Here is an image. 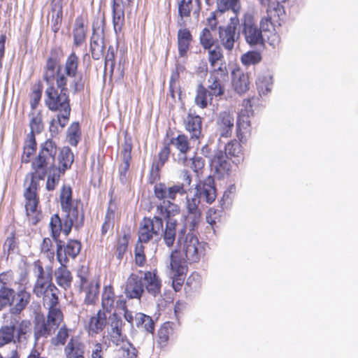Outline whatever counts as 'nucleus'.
<instances>
[{
  "mask_svg": "<svg viewBox=\"0 0 358 358\" xmlns=\"http://www.w3.org/2000/svg\"><path fill=\"white\" fill-rule=\"evenodd\" d=\"M57 153L56 143L51 139H48L41 145L38 156L32 161L31 167L34 172L27 176L26 182L30 179L28 187L24 192L25 198V210L29 222L36 224L41 219V213L37 210L38 199L36 190L38 180H43L48 173L46 188L51 191L55 189L59 180L62 171L55 166V157Z\"/></svg>",
  "mask_w": 358,
  "mask_h": 358,
  "instance_id": "obj_1",
  "label": "nucleus"
},
{
  "mask_svg": "<svg viewBox=\"0 0 358 358\" xmlns=\"http://www.w3.org/2000/svg\"><path fill=\"white\" fill-rule=\"evenodd\" d=\"M61 55V50H51L44 66L43 78L48 85L45 92V103L49 110L57 113L58 122L64 126L69 120L71 108L67 88L68 78L58 65Z\"/></svg>",
  "mask_w": 358,
  "mask_h": 358,
  "instance_id": "obj_2",
  "label": "nucleus"
},
{
  "mask_svg": "<svg viewBox=\"0 0 358 358\" xmlns=\"http://www.w3.org/2000/svg\"><path fill=\"white\" fill-rule=\"evenodd\" d=\"M194 231L189 230V228L181 227L178 230L177 243L178 250L177 252L178 259L186 265L187 262H196L200 259L199 252V242L194 234Z\"/></svg>",
  "mask_w": 358,
  "mask_h": 358,
  "instance_id": "obj_3",
  "label": "nucleus"
},
{
  "mask_svg": "<svg viewBox=\"0 0 358 358\" xmlns=\"http://www.w3.org/2000/svg\"><path fill=\"white\" fill-rule=\"evenodd\" d=\"M38 275L33 289L34 293L43 299V305L45 308L58 306V289L52 283L50 277L44 275L42 266H38Z\"/></svg>",
  "mask_w": 358,
  "mask_h": 358,
  "instance_id": "obj_4",
  "label": "nucleus"
},
{
  "mask_svg": "<svg viewBox=\"0 0 358 358\" xmlns=\"http://www.w3.org/2000/svg\"><path fill=\"white\" fill-rule=\"evenodd\" d=\"M163 219L159 216L144 217L140 223L138 231L139 241L148 243L151 240H159L163 231Z\"/></svg>",
  "mask_w": 358,
  "mask_h": 358,
  "instance_id": "obj_5",
  "label": "nucleus"
},
{
  "mask_svg": "<svg viewBox=\"0 0 358 358\" xmlns=\"http://www.w3.org/2000/svg\"><path fill=\"white\" fill-rule=\"evenodd\" d=\"M229 80V74L225 64H220L217 69L210 73L207 89L215 96L224 94L225 85Z\"/></svg>",
  "mask_w": 358,
  "mask_h": 358,
  "instance_id": "obj_6",
  "label": "nucleus"
},
{
  "mask_svg": "<svg viewBox=\"0 0 358 358\" xmlns=\"http://www.w3.org/2000/svg\"><path fill=\"white\" fill-rule=\"evenodd\" d=\"M84 222V214H81V219H71L66 215L64 222H62L57 214L54 215L50 222L52 237L57 241L62 231L66 236L69 235L71 228L74 226L76 229L83 226Z\"/></svg>",
  "mask_w": 358,
  "mask_h": 358,
  "instance_id": "obj_7",
  "label": "nucleus"
},
{
  "mask_svg": "<svg viewBox=\"0 0 358 358\" xmlns=\"http://www.w3.org/2000/svg\"><path fill=\"white\" fill-rule=\"evenodd\" d=\"M78 57L75 52H71L64 63V71H62V66L60 65L62 72L65 75V76L66 78L70 77L73 78L70 86L72 87L73 93H76L84 88L82 76H78ZM58 65L59 66V62L58 63Z\"/></svg>",
  "mask_w": 358,
  "mask_h": 358,
  "instance_id": "obj_8",
  "label": "nucleus"
},
{
  "mask_svg": "<svg viewBox=\"0 0 358 358\" xmlns=\"http://www.w3.org/2000/svg\"><path fill=\"white\" fill-rule=\"evenodd\" d=\"M186 271L187 266L178 259L177 252H172L170 255L169 275L172 280V287L176 292L181 289Z\"/></svg>",
  "mask_w": 358,
  "mask_h": 358,
  "instance_id": "obj_9",
  "label": "nucleus"
},
{
  "mask_svg": "<svg viewBox=\"0 0 358 358\" xmlns=\"http://www.w3.org/2000/svg\"><path fill=\"white\" fill-rule=\"evenodd\" d=\"M239 24L238 16H230V22L226 27H219V38L221 45L227 50L234 49L235 42L239 38L236 27Z\"/></svg>",
  "mask_w": 358,
  "mask_h": 358,
  "instance_id": "obj_10",
  "label": "nucleus"
},
{
  "mask_svg": "<svg viewBox=\"0 0 358 358\" xmlns=\"http://www.w3.org/2000/svg\"><path fill=\"white\" fill-rule=\"evenodd\" d=\"M200 203L199 198L195 195L192 198L187 196V214L182 227L189 228L190 231H195L197 229L201 219V213L199 209Z\"/></svg>",
  "mask_w": 358,
  "mask_h": 358,
  "instance_id": "obj_11",
  "label": "nucleus"
},
{
  "mask_svg": "<svg viewBox=\"0 0 358 358\" xmlns=\"http://www.w3.org/2000/svg\"><path fill=\"white\" fill-rule=\"evenodd\" d=\"M60 203L62 209L69 217L71 219H81V214L78 210L79 202L72 199V190L70 187L64 186L60 192Z\"/></svg>",
  "mask_w": 358,
  "mask_h": 358,
  "instance_id": "obj_12",
  "label": "nucleus"
},
{
  "mask_svg": "<svg viewBox=\"0 0 358 358\" xmlns=\"http://www.w3.org/2000/svg\"><path fill=\"white\" fill-rule=\"evenodd\" d=\"M242 26L243 34L248 44L255 45L262 43L263 38L262 31L257 27L251 15L247 14L244 15Z\"/></svg>",
  "mask_w": 358,
  "mask_h": 358,
  "instance_id": "obj_13",
  "label": "nucleus"
},
{
  "mask_svg": "<svg viewBox=\"0 0 358 358\" xmlns=\"http://www.w3.org/2000/svg\"><path fill=\"white\" fill-rule=\"evenodd\" d=\"M195 196L200 201L203 199L208 203H212L216 198V189L213 177L209 176L201 180L195 187Z\"/></svg>",
  "mask_w": 358,
  "mask_h": 358,
  "instance_id": "obj_14",
  "label": "nucleus"
},
{
  "mask_svg": "<svg viewBox=\"0 0 358 358\" xmlns=\"http://www.w3.org/2000/svg\"><path fill=\"white\" fill-rule=\"evenodd\" d=\"M62 245H57V257L58 261L61 264V266H59L55 271L54 275L55 278V281L57 283V285L59 287L66 289L67 288L70 287L73 280V277L71 275V272L66 268V267L64 264V263L63 262L62 260Z\"/></svg>",
  "mask_w": 358,
  "mask_h": 358,
  "instance_id": "obj_15",
  "label": "nucleus"
},
{
  "mask_svg": "<svg viewBox=\"0 0 358 358\" xmlns=\"http://www.w3.org/2000/svg\"><path fill=\"white\" fill-rule=\"evenodd\" d=\"M86 345L79 336H72L64 349L66 358H85Z\"/></svg>",
  "mask_w": 358,
  "mask_h": 358,
  "instance_id": "obj_16",
  "label": "nucleus"
},
{
  "mask_svg": "<svg viewBox=\"0 0 358 358\" xmlns=\"http://www.w3.org/2000/svg\"><path fill=\"white\" fill-rule=\"evenodd\" d=\"M144 292L142 277L131 273L127 278L124 294L129 299H140Z\"/></svg>",
  "mask_w": 358,
  "mask_h": 358,
  "instance_id": "obj_17",
  "label": "nucleus"
},
{
  "mask_svg": "<svg viewBox=\"0 0 358 358\" xmlns=\"http://www.w3.org/2000/svg\"><path fill=\"white\" fill-rule=\"evenodd\" d=\"M18 324V320L16 317L11 316L9 321L0 328V347H2L11 342L15 343L16 328Z\"/></svg>",
  "mask_w": 358,
  "mask_h": 358,
  "instance_id": "obj_18",
  "label": "nucleus"
},
{
  "mask_svg": "<svg viewBox=\"0 0 358 358\" xmlns=\"http://www.w3.org/2000/svg\"><path fill=\"white\" fill-rule=\"evenodd\" d=\"M78 276L80 280V289L85 292V302L87 304L94 303L96 301L99 292L98 282L95 281L88 282L87 278L80 272H78Z\"/></svg>",
  "mask_w": 358,
  "mask_h": 358,
  "instance_id": "obj_19",
  "label": "nucleus"
},
{
  "mask_svg": "<svg viewBox=\"0 0 358 358\" xmlns=\"http://www.w3.org/2000/svg\"><path fill=\"white\" fill-rule=\"evenodd\" d=\"M108 336L110 341L115 345H119L122 341L123 336L122 333V320L115 313L110 315L108 317Z\"/></svg>",
  "mask_w": 358,
  "mask_h": 358,
  "instance_id": "obj_20",
  "label": "nucleus"
},
{
  "mask_svg": "<svg viewBox=\"0 0 358 358\" xmlns=\"http://www.w3.org/2000/svg\"><path fill=\"white\" fill-rule=\"evenodd\" d=\"M183 122L185 129L191 135V138L198 139L201 134L202 122L201 117L189 110Z\"/></svg>",
  "mask_w": 358,
  "mask_h": 358,
  "instance_id": "obj_21",
  "label": "nucleus"
},
{
  "mask_svg": "<svg viewBox=\"0 0 358 358\" xmlns=\"http://www.w3.org/2000/svg\"><path fill=\"white\" fill-rule=\"evenodd\" d=\"M182 227L178 225V220L176 218H169L165 222V228L163 229L162 236H163L165 245L170 248L172 247L176 241V235H178V230Z\"/></svg>",
  "mask_w": 358,
  "mask_h": 358,
  "instance_id": "obj_22",
  "label": "nucleus"
},
{
  "mask_svg": "<svg viewBox=\"0 0 358 358\" xmlns=\"http://www.w3.org/2000/svg\"><path fill=\"white\" fill-rule=\"evenodd\" d=\"M105 45L103 38V29L99 33L93 29V34L90 41V50L94 59L98 60L103 57Z\"/></svg>",
  "mask_w": 358,
  "mask_h": 358,
  "instance_id": "obj_23",
  "label": "nucleus"
},
{
  "mask_svg": "<svg viewBox=\"0 0 358 358\" xmlns=\"http://www.w3.org/2000/svg\"><path fill=\"white\" fill-rule=\"evenodd\" d=\"M142 280H143V287H145L150 294L153 296H157L160 294L162 282L156 273L152 271L145 272L143 277H142Z\"/></svg>",
  "mask_w": 358,
  "mask_h": 358,
  "instance_id": "obj_24",
  "label": "nucleus"
},
{
  "mask_svg": "<svg viewBox=\"0 0 358 358\" xmlns=\"http://www.w3.org/2000/svg\"><path fill=\"white\" fill-rule=\"evenodd\" d=\"M31 295L29 292L22 289L13 293L10 303V313L12 314H20L29 303Z\"/></svg>",
  "mask_w": 358,
  "mask_h": 358,
  "instance_id": "obj_25",
  "label": "nucleus"
},
{
  "mask_svg": "<svg viewBox=\"0 0 358 358\" xmlns=\"http://www.w3.org/2000/svg\"><path fill=\"white\" fill-rule=\"evenodd\" d=\"M113 24L116 34L122 31L124 24V10L122 0H113Z\"/></svg>",
  "mask_w": 358,
  "mask_h": 358,
  "instance_id": "obj_26",
  "label": "nucleus"
},
{
  "mask_svg": "<svg viewBox=\"0 0 358 358\" xmlns=\"http://www.w3.org/2000/svg\"><path fill=\"white\" fill-rule=\"evenodd\" d=\"M232 86L238 94L245 93L249 89L250 80L247 73L240 69H234L231 72Z\"/></svg>",
  "mask_w": 358,
  "mask_h": 358,
  "instance_id": "obj_27",
  "label": "nucleus"
},
{
  "mask_svg": "<svg viewBox=\"0 0 358 358\" xmlns=\"http://www.w3.org/2000/svg\"><path fill=\"white\" fill-rule=\"evenodd\" d=\"M171 144L176 148L180 152L178 154V162L183 165H187V152L190 150L187 137L184 134H180L176 138L171 140Z\"/></svg>",
  "mask_w": 358,
  "mask_h": 358,
  "instance_id": "obj_28",
  "label": "nucleus"
},
{
  "mask_svg": "<svg viewBox=\"0 0 358 358\" xmlns=\"http://www.w3.org/2000/svg\"><path fill=\"white\" fill-rule=\"evenodd\" d=\"M227 156L222 150H217L211 160V166L215 172L223 176L228 174L230 171L231 165L227 160Z\"/></svg>",
  "mask_w": 358,
  "mask_h": 358,
  "instance_id": "obj_29",
  "label": "nucleus"
},
{
  "mask_svg": "<svg viewBox=\"0 0 358 358\" xmlns=\"http://www.w3.org/2000/svg\"><path fill=\"white\" fill-rule=\"evenodd\" d=\"M252 112L247 108L241 110L237 120V134L242 141L244 137H246L250 134V115Z\"/></svg>",
  "mask_w": 358,
  "mask_h": 358,
  "instance_id": "obj_30",
  "label": "nucleus"
},
{
  "mask_svg": "<svg viewBox=\"0 0 358 358\" xmlns=\"http://www.w3.org/2000/svg\"><path fill=\"white\" fill-rule=\"evenodd\" d=\"M234 126V117L229 113L223 112L219 115L217 127L220 134L222 137L231 136Z\"/></svg>",
  "mask_w": 358,
  "mask_h": 358,
  "instance_id": "obj_31",
  "label": "nucleus"
},
{
  "mask_svg": "<svg viewBox=\"0 0 358 358\" xmlns=\"http://www.w3.org/2000/svg\"><path fill=\"white\" fill-rule=\"evenodd\" d=\"M107 324V316L106 313L99 310L96 314L92 315L88 323V329L90 334H98L101 333Z\"/></svg>",
  "mask_w": 358,
  "mask_h": 358,
  "instance_id": "obj_32",
  "label": "nucleus"
},
{
  "mask_svg": "<svg viewBox=\"0 0 358 358\" xmlns=\"http://www.w3.org/2000/svg\"><path fill=\"white\" fill-rule=\"evenodd\" d=\"M217 13H227V16H238L241 10L239 0H217Z\"/></svg>",
  "mask_w": 358,
  "mask_h": 358,
  "instance_id": "obj_33",
  "label": "nucleus"
},
{
  "mask_svg": "<svg viewBox=\"0 0 358 358\" xmlns=\"http://www.w3.org/2000/svg\"><path fill=\"white\" fill-rule=\"evenodd\" d=\"M179 213V208L173 202L163 201L156 207V214L155 216H159L162 219L164 217L166 221L169 218H174L176 214Z\"/></svg>",
  "mask_w": 358,
  "mask_h": 358,
  "instance_id": "obj_34",
  "label": "nucleus"
},
{
  "mask_svg": "<svg viewBox=\"0 0 358 358\" xmlns=\"http://www.w3.org/2000/svg\"><path fill=\"white\" fill-rule=\"evenodd\" d=\"M183 178V183L171 185L170 201L176 200L178 195L183 196L186 194L185 187L189 186L192 182L191 176L187 171H182L181 173Z\"/></svg>",
  "mask_w": 358,
  "mask_h": 358,
  "instance_id": "obj_35",
  "label": "nucleus"
},
{
  "mask_svg": "<svg viewBox=\"0 0 358 358\" xmlns=\"http://www.w3.org/2000/svg\"><path fill=\"white\" fill-rule=\"evenodd\" d=\"M192 34L187 29H180L178 31V48L180 57L186 55L192 41Z\"/></svg>",
  "mask_w": 358,
  "mask_h": 358,
  "instance_id": "obj_36",
  "label": "nucleus"
},
{
  "mask_svg": "<svg viewBox=\"0 0 358 358\" xmlns=\"http://www.w3.org/2000/svg\"><path fill=\"white\" fill-rule=\"evenodd\" d=\"M56 330L48 320L43 318H36L34 325V336L36 340L41 337H48Z\"/></svg>",
  "mask_w": 358,
  "mask_h": 358,
  "instance_id": "obj_37",
  "label": "nucleus"
},
{
  "mask_svg": "<svg viewBox=\"0 0 358 358\" xmlns=\"http://www.w3.org/2000/svg\"><path fill=\"white\" fill-rule=\"evenodd\" d=\"M74 159L73 154L71 150L69 147H63L59 152L58 160L59 166L57 169H60L62 171V174L71 168Z\"/></svg>",
  "mask_w": 358,
  "mask_h": 358,
  "instance_id": "obj_38",
  "label": "nucleus"
},
{
  "mask_svg": "<svg viewBox=\"0 0 358 358\" xmlns=\"http://www.w3.org/2000/svg\"><path fill=\"white\" fill-rule=\"evenodd\" d=\"M213 96V95L210 94L208 89L200 84L197 87L194 102L201 108H205L208 106V103L212 101Z\"/></svg>",
  "mask_w": 358,
  "mask_h": 358,
  "instance_id": "obj_39",
  "label": "nucleus"
},
{
  "mask_svg": "<svg viewBox=\"0 0 358 358\" xmlns=\"http://www.w3.org/2000/svg\"><path fill=\"white\" fill-rule=\"evenodd\" d=\"M6 275L7 274L3 273L0 275V310L10 305L14 293L13 289L5 287V282L3 280Z\"/></svg>",
  "mask_w": 358,
  "mask_h": 358,
  "instance_id": "obj_40",
  "label": "nucleus"
},
{
  "mask_svg": "<svg viewBox=\"0 0 358 358\" xmlns=\"http://www.w3.org/2000/svg\"><path fill=\"white\" fill-rule=\"evenodd\" d=\"M73 43L76 46H80L85 41L86 29L82 17H77L75 20L73 29Z\"/></svg>",
  "mask_w": 358,
  "mask_h": 358,
  "instance_id": "obj_41",
  "label": "nucleus"
},
{
  "mask_svg": "<svg viewBox=\"0 0 358 358\" xmlns=\"http://www.w3.org/2000/svg\"><path fill=\"white\" fill-rule=\"evenodd\" d=\"M48 19L50 23L51 30L57 34L61 28L63 19V9L50 8Z\"/></svg>",
  "mask_w": 358,
  "mask_h": 358,
  "instance_id": "obj_42",
  "label": "nucleus"
},
{
  "mask_svg": "<svg viewBox=\"0 0 358 358\" xmlns=\"http://www.w3.org/2000/svg\"><path fill=\"white\" fill-rule=\"evenodd\" d=\"M135 323L138 328H141L149 333H152L155 329L154 321L151 317L142 313H135Z\"/></svg>",
  "mask_w": 358,
  "mask_h": 358,
  "instance_id": "obj_43",
  "label": "nucleus"
},
{
  "mask_svg": "<svg viewBox=\"0 0 358 358\" xmlns=\"http://www.w3.org/2000/svg\"><path fill=\"white\" fill-rule=\"evenodd\" d=\"M47 309L48 310L47 320L57 329L63 320V313L58 306L49 307Z\"/></svg>",
  "mask_w": 358,
  "mask_h": 358,
  "instance_id": "obj_44",
  "label": "nucleus"
},
{
  "mask_svg": "<svg viewBox=\"0 0 358 358\" xmlns=\"http://www.w3.org/2000/svg\"><path fill=\"white\" fill-rule=\"evenodd\" d=\"M115 294L111 286H106L102 293L101 305L103 308L110 312L114 306Z\"/></svg>",
  "mask_w": 358,
  "mask_h": 358,
  "instance_id": "obj_45",
  "label": "nucleus"
},
{
  "mask_svg": "<svg viewBox=\"0 0 358 358\" xmlns=\"http://www.w3.org/2000/svg\"><path fill=\"white\" fill-rule=\"evenodd\" d=\"M80 250L81 244L80 242L75 240L69 241L64 250L65 256L62 257L63 262L66 263L67 262V257L74 259L79 254Z\"/></svg>",
  "mask_w": 358,
  "mask_h": 358,
  "instance_id": "obj_46",
  "label": "nucleus"
},
{
  "mask_svg": "<svg viewBox=\"0 0 358 358\" xmlns=\"http://www.w3.org/2000/svg\"><path fill=\"white\" fill-rule=\"evenodd\" d=\"M171 185H167L165 183H158L154 187L155 196L159 200L165 202L170 201Z\"/></svg>",
  "mask_w": 358,
  "mask_h": 358,
  "instance_id": "obj_47",
  "label": "nucleus"
},
{
  "mask_svg": "<svg viewBox=\"0 0 358 358\" xmlns=\"http://www.w3.org/2000/svg\"><path fill=\"white\" fill-rule=\"evenodd\" d=\"M122 345L119 349V353L121 358H136L138 351L132 343L129 341H121Z\"/></svg>",
  "mask_w": 358,
  "mask_h": 358,
  "instance_id": "obj_48",
  "label": "nucleus"
},
{
  "mask_svg": "<svg viewBox=\"0 0 358 358\" xmlns=\"http://www.w3.org/2000/svg\"><path fill=\"white\" fill-rule=\"evenodd\" d=\"M80 130L78 122L72 123L68 129V142L73 146H76L80 140Z\"/></svg>",
  "mask_w": 358,
  "mask_h": 358,
  "instance_id": "obj_49",
  "label": "nucleus"
},
{
  "mask_svg": "<svg viewBox=\"0 0 358 358\" xmlns=\"http://www.w3.org/2000/svg\"><path fill=\"white\" fill-rule=\"evenodd\" d=\"M31 117L29 122L31 131L29 134H33L34 135H35V134H40L44 128L41 113L40 111L36 113H33L31 114Z\"/></svg>",
  "mask_w": 358,
  "mask_h": 358,
  "instance_id": "obj_50",
  "label": "nucleus"
},
{
  "mask_svg": "<svg viewBox=\"0 0 358 358\" xmlns=\"http://www.w3.org/2000/svg\"><path fill=\"white\" fill-rule=\"evenodd\" d=\"M208 50V60L212 66H215V64L220 66V64H224L223 62V54L222 49L220 46H215L213 48H207Z\"/></svg>",
  "mask_w": 358,
  "mask_h": 358,
  "instance_id": "obj_51",
  "label": "nucleus"
},
{
  "mask_svg": "<svg viewBox=\"0 0 358 358\" xmlns=\"http://www.w3.org/2000/svg\"><path fill=\"white\" fill-rule=\"evenodd\" d=\"M193 9L192 0H178V13L181 18L189 16L191 10ZM182 19L178 22V24L182 26Z\"/></svg>",
  "mask_w": 358,
  "mask_h": 358,
  "instance_id": "obj_52",
  "label": "nucleus"
},
{
  "mask_svg": "<svg viewBox=\"0 0 358 358\" xmlns=\"http://www.w3.org/2000/svg\"><path fill=\"white\" fill-rule=\"evenodd\" d=\"M262 59L259 52L252 51L248 52L241 56V60L245 66L255 65L258 64Z\"/></svg>",
  "mask_w": 358,
  "mask_h": 358,
  "instance_id": "obj_53",
  "label": "nucleus"
},
{
  "mask_svg": "<svg viewBox=\"0 0 358 358\" xmlns=\"http://www.w3.org/2000/svg\"><path fill=\"white\" fill-rule=\"evenodd\" d=\"M114 217H115V213L108 209L106 216H105V220L101 227V234L106 235L108 232H112L113 230L114 227Z\"/></svg>",
  "mask_w": 358,
  "mask_h": 358,
  "instance_id": "obj_54",
  "label": "nucleus"
},
{
  "mask_svg": "<svg viewBox=\"0 0 358 358\" xmlns=\"http://www.w3.org/2000/svg\"><path fill=\"white\" fill-rule=\"evenodd\" d=\"M200 42L205 49L212 48L213 45V38L208 27H206L203 29L200 35Z\"/></svg>",
  "mask_w": 358,
  "mask_h": 358,
  "instance_id": "obj_55",
  "label": "nucleus"
},
{
  "mask_svg": "<svg viewBox=\"0 0 358 358\" xmlns=\"http://www.w3.org/2000/svg\"><path fill=\"white\" fill-rule=\"evenodd\" d=\"M176 75L172 74L170 79V83H169V93L168 94L169 96H170L173 101L175 102L176 100V97H178V99H180V95L181 92L177 85L176 83Z\"/></svg>",
  "mask_w": 358,
  "mask_h": 358,
  "instance_id": "obj_56",
  "label": "nucleus"
},
{
  "mask_svg": "<svg viewBox=\"0 0 358 358\" xmlns=\"http://www.w3.org/2000/svg\"><path fill=\"white\" fill-rule=\"evenodd\" d=\"M240 153L241 145L237 141H231L225 145V152L224 154H226L227 157H238Z\"/></svg>",
  "mask_w": 358,
  "mask_h": 358,
  "instance_id": "obj_57",
  "label": "nucleus"
},
{
  "mask_svg": "<svg viewBox=\"0 0 358 358\" xmlns=\"http://www.w3.org/2000/svg\"><path fill=\"white\" fill-rule=\"evenodd\" d=\"M271 78L259 77L257 80V86L259 93L265 94L271 91L272 83Z\"/></svg>",
  "mask_w": 358,
  "mask_h": 358,
  "instance_id": "obj_58",
  "label": "nucleus"
},
{
  "mask_svg": "<svg viewBox=\"0 0 358 358\" xmlns=\"http://www.w3.org/2000/svg\"><path fill=\"white\" fill-rule=\"evenodd\" d=\"M30 329V322L27 320L18 321V324L16 328V338L18 342H20L22 338Z\"/></svg>",
  "mask_w": 358,
  "mask_h": 358,
  "instance_id": "obj_59",
  "label": "nucleus"
},
{
  "mask_svg": "<svg viewBox=\"0 0 358 358\" xmlns=\"http://www.w3.org/2000/svg\"><path fill=\"white\" fill-rule=\"evenodd\" d=\"M69 336V329L65 326L61 327L55 338L54 343L55 345H64Z\"/></svg>",
  "mask_w": 358,
  "mask_h": 358,
  "instance_id": "obj_60",
  "label": "nucleus"
},
{
  "mask_svg": "<svg viewBox=\"0 0 358 358\" xmlns=\"http://www.w3.org/2000/svg\"><path fill=\"white\" fill-rule=\"evenodd\" d=\"M187 166H190L194 172H199L201 170L205 164L204 159L199 156H194L192 158L189 159H187Z\"/></svg>",
  "mask_w": 358,
  "mask_h": 358,
  "instance_id": "obj_61",
  "label": "nucleus"
},
{
  "mask_svg": "<svg viewBox=\"0 0 358 358\" xmlns=\"http://www.w3.org/2000/svg\"><path fill=\"white\" fill-rule=\"evenodd\" d=\"M115 64V49L110 45L108 48L107 53L105 56V69L108 66L110 67V71L113 72Z\"/></svg>",
  "mask_w": 358,
  "mask_h": 358,
  "instance_id": "obj_62",
  "label": "nucleus"
},
{
  "mask_svg": "<svg viewBox=\"0 0 358 358\" xmlns=\"http://www.w3.org/2000/svg\"><path fill=\"white\" fill-rule=\"evenodd\" d=\"M221 211L210 208L206 213V221L213 228L214 225L220 220Z\"/></svg>",
  "mask_w": 358,
  "mask_h": 358,
  "instance_id": "obj_63",
  "label": "nucleus"
},
{
  "mask_svg": "<svg viewBox=\"0 0 358 358\" xmlns=\"http://www.w3.org/2000/svg\"><path fill=\"white\" fill-rule=\"evenodd\" d=\"M128 245V238L124 235L123 237L120 238L117 241V249H116V256L120 259L122 258L124 254L125 253Z\"/></svg>",
  "mask_w": 358,
  "mask_h": 358,
  "instance_id": "obj_64",
  "label": "nucleus"
}]
</instances>
